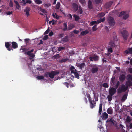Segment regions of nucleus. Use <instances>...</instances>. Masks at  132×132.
I'll use <instances>...</instances> for the list:
<instances>
[{
    "label": "nucleus",
    "mask_w": 132,
    "mask_h": 132,
    "mask_svg": "<svg viewBox=\"0 0 132 132\" xmlns=\"http://www.w3.org/2000/svg\"><path fill=\"white\" fill-rule=\"evenodd\" d=\"M111 39L110 41L108 44V47H111L113 48L116 47V45L115 44L114 42L117 40V35L115 32H113L111 35Z\"/></svg>",
    "instance_id": "obj_1"
},
{
    "label": "nucleus",
    "mask_w": 132,
    "mask_h": 132,
    "mask_svg": "<svg viewBox=\"0 0 132 132\" xmlns=\"http://www.w3.org/2000/svg\"><path fill=\"white\" fill-rule=\"evenodd\" d=\"M127 89V86L125 87L124 84H122L121 87H119L118 89L117 92L118 93H120L123 92H125Z\"/></svg>",
    "instance_id": "obj_2"
},
{
    "label": "nucleus",
    "mask_w": 132,
    "mask_h": 132,
    "mask_svg": "<svg viewBox=\"0 0 132 132\" xmlns=\"http://www.w3.org/2000/svg\"><path fill=\"white\" fill-rule=\"evenodd\" d=\"M88 98L89 101L90 103V106L91 108H93L96 105V102L94 100H93L91 99V97L90 95L88 96Z\"/></svg>",
    "instance_id": "obj_3"
},
{
    "label": "nucleus",
    "mask_w": 132,
    "mask_h": 132,
    "mask_svg": "<svg viewBox=\"0 0 132 132\" xmlns=\"http://www.w3.org/2000/svg\"><path fill=\"white\" fill-rule=\"evenodd\" d=\"M108 21L109 25L111 26H113L115 24V21L113 17L111 16L109 17Z\"/></svg>",
    "instance_id": "obj_4"
},
{
    "label": "nucleus",
    "mask_w": 132,
    "mask_h": 132,
    "mask_svg": "<svg viewBox=\"0 0 132 132\" xmlns=\"http://www.w3.org/2000/svg\"><path fill=\"white\" fill-rule=\"evenodd\" d=\"M59 72L58 71L55 70L51 71L50 72V75H49V77L51 78H53L55 75L58 74Z\"/></svg>",
    "instance_id": "obj_5"
},
{
    "label": "nucleus",
    "mask_w": 132,
    "mask_h": 132,
    "mask_svg": "<svg viewBox=\"0 0 132 132\" xmlns=\"http://www.w3.org/2000/svg\"><path fill=\"white\" fill-rule=\"evenodd\" d=\"M99 57L98 56L94 54L93 56H90L89 59L90 61H96L98 60Z\"/></svg>",
    "instance_id": "obj_6"
},
{
    "label": "nucleus",
    "mask_w": 132,
    "mask_h": 132,
    "mask_svg": "<svg viewBox=\"0 0 132 132\" xmlns=\"http://www.w3.org/2000/svg\"><path fill=\"white\" fill-rule=\"evenodd\" d=\"M116 92V88H115L112 87L109 90V94L111 95H113Z\"/></svg>",
    "instance_id": "obj_7"
},
{
    "label": "nucleus",
    "mask_w": 132,
    "mask_h": 132,
    "mask_svg": "<svg viewBox=\"0 0 132 132\" xmlns=\"http://www.w3.org/2000/svg\"><path fill=\"white\" fill-rule=\"evenodd\" d=\"M122 34L124 39L125 40H127L128 35V31L126 30H123L122 32Z\"/></svg>",
    "instance_id": "obj_8"
},
{
    "label": "nucleus",
    "mask_w": 132,
    "mask_h": 132,
    "mask_svg": "<svg viewBox=\"0 0 132 132\" xmlns=\"http://www.w3.org/2000/svg\"><path fill=\"white\" fill-rule=\"evenodd\" d=\"M99 70V68L97 67H92V68L91 71L93 74L97 73Z\"/></svg>",
    "instance_id": "obj_9"
},
{
    "label": "nucleus",
    "mask_w": 132,
    "mask_h": 132,
    "mask_svg": "<svg viewBox=\"0 0 132 132\" xmlns=\"http://www.w3.org/2000/svg\"><path fill=\"white\" fill-rule=\"evenodd\" d=\"M30 8L28 7H27L26 9L24 10V12H25V14L27 16H28L30 15L29 11L30 10Z\"/></svg>",
    "instance_id": "obj_10"
},
{
    "label": "nucleus",
    "mask_w": 132,
    "mask_h": 132,
    "mask_svg": "<svg viewBox=\"0 0 132 132\" xmlns=\"http://www.w3.org/2000/svg\"><path fill=\"white\" fill-rule=\"evenodd\" d=\"M11 45V44L9 43V42H6L5 43V46L6 48H7V49L9 51H10L11 49L12 50H13L12 48L10 47V46Z\"/></svg>",
    "instance_id": "obj_11"
},
{
    "label": "nucleus",
    "mask_w": 132,
    "mask_h": 132,
    "mask_svg": "<svg viewBox=\"0 0 132 132\" xmlns=\"http://www.w3.org/2000/svg\"><path fill=\"white\" fill-rule=\"evenodd\" d=\"M126 76L124 74L121 75L119 77V80L122 82L124 81L125 79Z\"/></svg>",
    "instance_id": "obj_12"
},
{
    "label": "nucleus",
    "mask_w": 132,
    "mask_h": 132,
    "mask_svg": "<svg viewBox=\"0 0 132 132\" xmlns=\"http://www.w3.org/2000/svg\"><path fill=\"white\" fill-rule=\"evenodd\" d=\"M113 3V2L110 1L106 3L104 5L106 9H108L110 8L111 6Z\"/></svg>",
    "instance_id": "obj_13"
},
{
    "label": "nucleus",
    "mask_w": 132,
    "mask_h": 132,
    "mask_svg": "<svg viewBox=\"0 0 132 132\" xmlns=\"http://www.w3.org/2000/svg\"><path fill=\"white\" fill-rule=\"evenodd\" d=\"M126 54H128L129 53L130 54H132V47L131 48H128L127 50H125V52Z\"/></svg>",
    "instance_id": "obj_14"
},
{
    "label": "nucleus",
    "mask_w": 132,
    "mask_h": 132,
    "mask_svg": "<svg viewBox=\"0 0 132 132\" xmlns=\"http://www.w3.org/2000/svg\"><path fill=\"white\" fill-rule=\"evenodd\" d=\"M88 7L89 9H92L93 8V4L90 0L88 1Z\"/></svg>",
    "instance_id": "obj_15"
},
{
    "label": "nucleus",
    "mask_w": 132,
    "mask_h": 132,
    "mask_svg": "<svg viewBox=\"0 0 132 132\" xmlns=\"http://www.w3.org/2000/svg\"><path fill=\"white\" fill-rule=\"evenodd\" d=\"M12 47L14 49H16L18 47V44L16 42H13L11 43Z\"/></svg>",
    "instance_id": "obj_16"
},
{
    "label": "nucleus",
    "mask_w": 132,
    "mask_h": 132,
    "mask_svg": "<svg viewBox=\"0 0 132 132\" xmlns=\"http://www.w3.org/2000/svg\"><path fill=\"white\" fill-rule=\"evenodd\" d=\"M29 50V48H24V47L22 46L21 47L20 50L22 51H21V52H26Z\"/></svg>",
    "instance_id": "obj_17"
},
{
    "label": "nucleus",
    "mask_w": 132,
    "mask_h": 132,
    "mask_svg": "<svg viewBox=\"0 0 132 132\" xmlns=\"http://www.w3.org/2000/svg\"><path fill=\"white\" fill-rule=\"evenodd\" d=\"M126 86H127L128 88V86H132V82L129 80L126 82Z\"/></svg>",
    "instance_id": "obj_18"
},
{
    "label": "nucleus",
    "mask_w": 132,
    "mask_h": 132,
    "mask_svg": "<svg viewBox=\"0 0 132 132\" xmlns=\"http://www.w3.org/2000/svg\"><path fill=\"white\" fill-rule=\"evenodd\" d=\"M107 112L109 114H112L113 112L112 108H108L107 110Z\"/></svg>",
    "instance_id": "obj_19"
},
{
    "label": "nucleus",
    "mask_w": 132,
    "mask_h": 132,
    "mask_svg": "<svg viewBox=\"0 0 132 132\" xmlns=\"http://www.w3.org/2000/svg\"><path fill=\"white\" fill-rule=\"evenodd\" d=\"M76 69H75V71L72 72V73H73L76 77V78L79 79V74L78 73L76 72Z\"/></svg>",
    "instance_id": "obj_20"
},
{
    "label": "nucleus",
    "mask_w": 132,
    "mask_h": 132,
    "mask_svg": "<svg viewBox=\"0 0 132 132\" xmlns=\"http://www.w3.org/2000/svg\"><path fill=\"white\" fill-rule=\"evenodd\" d=\"M73 8L75 10V11H77L78 10V6L75 3H73L72 5Z\"/></svg>",
    "instance_id": "obj_21"
},
{
    "label": "nucleus",
    "mask_w": 132,
    "mask_h": 132,
    "mask_svg": "<svg viewBox=\"0 0 132 132\" xmlns=\"http://www.w3.org/2000/svg\"><path fill=\"white\" fill-rule=\"evenodd\" d=\"M61 41L62 42H68V36H66L63 38L62 39Z\"/></svg>",
    "instance_id": "obj_22"
},
{
    "label": "nucleus",
    "mask_w": 132,
    "mask_h": 132,
    "mask_svg": "<svg viewBox=\"0 0 132 132\" xmlns=\"http://www.w3.org/2000/svg\"><path fill=\"white\" fill-rule=\"evenodd\" d=\"M102 103H100L99 104V113L100 116L102 112Z\"/></svg>",
    "instance_id": "obj_23"
},
{
    "label": "nucleus",
    "mask_w": 132,
    "mask_h": 132,
    "mask_svg": "<svg viewBox=\"0 0 132 132\" xmlns=\"http://www.w3.org/2000/svg\"><path fill=\"white\" fill-rule=\"evenodd\" d=\"M102 118L103 119H106L107 118H108V115L107 114V113L105 112L104 113H103L102 114Z\"/></svg>",
    "instance_id": "obj_24"
},
{
    "label": "nucleus",
    "mask_w": 132,
    "mask_h": 132,
    "mask_svg": "<svg viewBox=\"0 0 132 132\" xmlns=\"http://www.w3.org/2000/svg\"><path fill=\"white\" fill-rule=\"evenodd\" d=\"M127 93L125 94L122 98L121 101H125L127 99Z\"/></svg>",
    "instance_id": "obj_25"
},
{
    "label": "nucleus",
    "mask_w": 132,
    "mask_h": 132,
    "mask_svg": "<svg viewBox=\"0 0 132 132\" xmlns=\"http://www.w3.org/2000/svg\"><path fill=\"white\" fill-rule=\"evenodd\" d=\"M73 15L75 18V21H78L79 19H80V18L77 15L75 14Z\"/></svg>",
    "instance_id": "obj_26"
},
{
    "label": "nucleus",
    "mask_w": 132,
    "mask_h": 132,
    "mask_svg": "<svg viewBox=\"0 0 132 132\" xmlns=\"http://www.w3.org/2000/svg\"><path fill=\"white\" fill-rule=\"evenodd\" d=\"M105 15V14L103 12H102L99 13L97 15L98 17L99 18L102 17Z\"/></svg>",
    "instance_id": "obj_27"
},
{
    "label": "nucleus",
    "mask_w": 132,
    "mask_h": 132,
    "mask_svg": "<svg viewBox=\"0 0 132 132\" xmlns=\"http://www.w3.org/2000/svg\"><path fill=\"white\" fill-rule=\"evenodd\" d=\"M52 15L53 17L54 18H55L56 19L58 20L59 19L60 16L57 15L56 13H53Z\"/></svg>",
    "instance_id": "obj_28"
},
{
    "label": "nucleus",
    "mask_w": 132,
    "mask_h": 132,
    "mask_svg": "<svg viewBox=\"0 0 132 132\" xmlns=\"http://www.w3.org/2000/svg\"><path fill=\"white\" fill-rule=\"evenodd\" d=\"M75 27V25L73 24H71L68 27V30H69L72 29L73 28Z\"/></svg>",
    "instance_id": "obj_29"
},
{
    "label": "nucleus",
    "mask_w": 132,
    "mask_h": 132,
    "mask_svg": "<svg viewBox=\"0 0 132 132\" xmlns=\"http://www.w3.org/2000/svg\"><path fill=\"white\" fill-rule=\"evenodd\" d=\"M89 31L87 30H85V31H82L80 34V35H85L89 33Z\"/></svg>",
    "instance_id": "obj_30"
},
{
    "label": "nucleus",
    "mask_w": 132,
    "mask_h": 132,
    "mask_svg": "<svg viewBox=\"0 0 132 132\" xmlns=\"http://www.w3.org/2000/svg\"><path fill=\"white\" fill-rule=\"evenodd\" d=\"M85 65V64L84 63H82L80 64H79L78 66L79 67L80 69H81L84 68Z\"/></svg>",
    "instance_id": "obj_31"
},
{
    "label": "nucleus",
    "mask_w": 132,
    "mask_h": 132,
    "mask_svg": "<svg viewBox=\"0 0 132 132\" xmlns=\"http://www.w3.org/2000/svg\"><path fill=\"white\" fill-rule=\"evenodd\" d=\"M112 96L111 95H109L107 97L108 100L109 101H111L112 99Z\"/></svg>",
    "instance_id": "obj_32"
},
{
    "label": "nucleus",
    "mask_w": 132,
    "mask_h": 132,
    "mask_svg": "<svg viewBox=\"0 0 132 132\" xmlns=\"http://www.w3.org/2000/svg\"><path fill=\"white\" fill-rule=\"evenodd\" d=\"M64 26V28L63 29V31H66L67 29V26L66 23H64L63 24Z\"/></svg>",
    "instance_id": "obj_33"
},
{
    "label": "nucleus",
    "mask_w": 132,
    "mask_h": 132,
    "mask_svg": "<svg viewBox=\"0 0 132 132\" xmlns=\"http://www.w3.org/2000/svg\"><path fill=\"white\" fill-rule=\"evenodd\" d=\"M75 68L73 66H72L70 68V70L71 71V73H72V72L75 71Z\"/></svg>",
    "instance_id": "obj_34"
},
{
    "label": "nucleus",
    "mask_w": 132,
    "mask_h": 132,
    "mask_svg": "<svg viewBox=\"0 0 132 132\" xmlns=\"http://www.w3.org/2000/svg\"><path fill=\"white\" fill-rule=\"evenodd\" d=\"M79 1L82 5H84L86 4L85 0H79Z\"/></svg>",
    "instance_id": "obj_35"
},
{
    "label": "nucleus",
    "mask_w": 132,
    "mask_h": 132,
    "mask_svg": "<svg viewBox=\"0 0 132 132\" xmlns=\"http://www.w3.org/2000/svg\"><path fill=\"white\" fill-rule=\"evenodd\" d=\"M35 2L37 4H40L42 3L41 0H35Z\"/></svg>",
    "instance_id": "obj_36"
},
{
    "label": "nucleus",
    "mask_w": 132,
    "mask_h": 132,
    "mask_svg": "<svg viewBox=\"0 0 132 132\" xmlns=\"http://www.w3.org/2000/svg\"><path fill=\"white\" fill-rule=\"evenodd\" d=\"M83 13V10L81 7L80 6L79 7V9L78 11V13L80 14H81Z\"/></svg>",
    "instance_id": "obj_37"
},
{
    "label": "nucleus",
    "mask_w": 132,
    "mask_h": 132,
    "mask_svg": "<svg viewBox=\"0 0 132 132\" xmlns=\"http://www.w3.org/2000/svg\"><path fill=\"white\" fill-rule=\"evenodd\" d=\"M60 5V4L59 2H57L55 6V9H59Z\"/></svg>",
    "instance_id": "obj_38"
},
{
    "label": "nucleus",
    "mask_w": 132,
    "mask_h": 132,
    "mask_svg": "<svg viewBox=\"0 0 132 132\" xmlns=\"http://www.w3.org/2000/svg\"><path fill=\"white\" fill-rule=\"evenodd\" d=\"M116 77H112V78L111 82L114 84L115 83V81L116 79Z\"/></svg>",
    "instance_id": "obj_39"
},
{
    "label": "nucleus",
    "mask_w": 132,
    "mask_h": 132,
    "mask_svg": "<svg viewBox=\"0 0 132 132\" xmlns=\"http://www.w3.org/2000/svg\"><path fill=\"white\" fill-rule=\"evenodd\" d=\"M126 14V12L124 11H122L120 12L119 16L124 15Z\"/></svg>",
    "instance_id": "obj_40"
},
{
    "label": "nucleus",
    "mask_w": 132,
    "mask_h": 132,
    "mask_svg": "<svg viewBox=\"0 0 132 132\" xmlns=\"http://www.w3.org/2000/svg\"><path fill=\"white\" fill-rule=\"evenodd\" d=\"M112 123V125L114 126H116L117 124V123L116 121L112 120L111 122Z\"/></svg>",
    "instance_id": "obj_41"
},
{
    "label": "nucleus",
    "mask_w": 132,
    "mask_h": 132,
    "mask_svg": "<svg viewBox=\"0 0 132 132\" xmlns=\"http://www.w3.org/2000/svg\"><path fill=\"white\" fill-rule=\"evenodd\" d=\"M68 60V59L67 58H65L64 59H62L60 61V62L61 63L65 62L67 61Z\"/></svg>",
    "instance_id": "obj_42"
},
{
    "label": "nucleus",
    "mask_w": 132,
    "mask_h": 132,
    "mask_svg": "<svg viewBox=\"0 0 132 132\" xmlns=\"http://www.w3.org/2000/svg\"><path fill=\"white\" fill-rule=\"evenodd\" d=\"M129 15L128 14H125L123 17V19L124 20L126 19L129 17Z\"/></svg>",
    "instance_id": "obj_43"
},
{
    "label": "nucleus",
    "mask_w": 132,
    "mask_h": 132,
    "mask_svg": "<svg viewBox=\"0 0 132 132\" xmlns=\"http://www.w3.org/2000/svg\"><path fill=\"white\" fill-rule=\"evenodd\" d=\"M13 2L10 1L9 3V6L10 7H12L13 6Z\"/></svg>",
    "instance_id": "obj_44"
},
{
    "label": "nucleus",
    "mask_w": 132,
    "mask_h": 132,
    "mask_svg": "<svg viewBox=\"0 0 132 132\" xmlns=\"http://www.w3.org/2000/svg\"><path fill=\"white\" fill-rule=\"evenodd\" d=\"M37 78L39 80L43 79L44 78V77L42 76H37Z\"/></svg>",
    "instance_id": "obj_45"
},
{
    "label": "nucleus",
    "mask_w": 132,
    "mask_h": 132,
    "mask_svg": "<svg viewBox=\"0 0 132 132\" xmlns=\"http://www.w3.org/2000/svg\"><path fill=\"white\" fill-rule=\"evenodd\" d=\"M97 22L96 21H92L90 22V24L91 25H93L95 24H97Z\"/></svg>",
    "instance_id": "obj_46"
},
{
    "label": "nucleus",
    "mask_w": 132,
    "mask_h": 132,
    "mask_svg": "<svg viewBox=\"0 0 132 132\" xmlns=\"http://www.w3.org/2000/svg\"><path fill=\"white\" fill-rule=\"evenodd\" d=\"M96 25H95L92 27V30L93 31H95L97 30Z\"/></svg>",
    "instance_id": "obj_47"
},
{
    "label": "nucleus",
    "mask_w": 132,
    "mask_h": 132,
    "mask_svg": "<svg viewBox=\"0 0 132 132\" xmlns=\"http://www.w3.org/2000/svg\"><path fill=\"white\" fill-rule=\"evenodd\" d=\"M27 54L28 55H29L30 57H31L32 58L34 57L35 56V55L33 53H30L29 54Z\"/></svg>",
    "instance_id": "obj_48"
},
{
    "label": "nucleus",
    "mask_w": 132,
    "mask_h": 132,
    "mask_svg": "<svg viewBox=\"0 0 132 132\" xmlns=\"http://www.w3.org/2000/svg\"><path fill=\"white\" fill-rule=\"evenodd\" d=\"M127 77L130 80L132 81V75H131L130 74H128L127 76Z\"/></svg>",
    "instance_id": "obj_49"
},
{
    "label": "nucleus",
    "mask_w": 132,
    "mask_h": 132,
    "mask_svg": "<svg viewBox=\"0 0 132 132\" xmlns=\"http://www.w3.org/2000/svg\"><path fill=\"white\" fill-rule=\"evenodd\" d=\"M109 48L108 49V51L109 52H110L111 53H112L113 52V50L112 47H109Z\"/></svg>",
    "instance_id": "obj_50"
},
{
    "label": "nucleus",
    "mask_w": 132,
    "mask_h": 132,
    "mask_svg": "<svg viewBox=\"0 0 132 132\" xmlns=\"http://www.w3.org/2000/svg\"><path fill=\"white\" fill-rule=\"evenodd\" d=\"M103 87L105 88H108V85L106 82L104 83L103 84Z\"/></svg>",
    "instance_id": "obj_51"
},
{
    "label": "nucleus",
    "mask_w": 132,
    "mask_h": 132,
    "mask_svg": "<svg viewBox=\"0 0 132 132\" xmlns=\"http://www.w3.org/2000/svg\"><path fill=\"white\" fill-rule=\"evenodd\" d=\"M65 49V48L64 47H59L58 48V50L59 51H61L62 50H64Z\"/></svg>",
    "instance_id": "obj_52"
},
{
    "label": "nucleus",
    "mask_w": 132,
    "mask_h": 132,
    "mask_svg": "<svg viewBox=\"0 0 132 132\" xmlns=\"http://www.w3.org/2000/svg\"><path fill=\"white\" fill-rule=\"evenodd\" d=\"M64 35L63 33L60 34L58 35V37L59 38H61Z\"/></svg>",
    "instance_id": "obj_53"
},
{
    "label": "nucleus",
    "mask_w": 132,
    "mask_h": 132,
    "mask_svg": "<svg viewBox=\"0 0 132 132\" xmlns=\"http://www.w3.org/2000/svg\"><path fill=\"white\" fill-rule=\"evenodd\" d=\"M126 120L128 122H130L131 120L129 116H128L126 118Z\"/></svg>",
    "instance_id": "obj_54"
},
{
    "label": "nucleus",
    "mask_w": 132,
    "mask_h": 132,
    "mask_svg": "<svg viewBox=\"0 0 132 132\" xmlns=\"http://www.w3.org/2000/svg\"><path fill=\"white\" fill-rule=\"evenodd\" d=\"M96 4H98L100 3L101 1V0H94Z\"/></svg>",
    "instance_id": "obj_55"
},
{
    "label": "nucleus",
    "mask_w": 132,
    "mask_h": 132,
    "mask_svg": "<svg viewBox=\"0 0 132 132\" xmlns=\"http://www.w3.org/2000/svg\"><path fill=\"white\" fill-rule=\"evenodd\" d=\"M50 31L49 27H48L47 30L45 32L44 34H48Z\"/></svg>",
    "instance_id": "obj_56"
},
{
    "label": "nucleus",
    "mask_w": 132,
    "mask_h": 132,
    "mask_svg": "<svg viewBox=\"0 0 132 132\" xmlns=\"http://www.w3.org/2000/svg\"><path fill=\"white\" fill-rule=\"evenodd\" d=\"M32 1L31 0H27L26 2V3L31 4L32 3Z\"/></svg>",
    "instance_id": "obj_57"
},
{
    "label": "nucleus",
    "mask_w": 132,
    "mask_h": 132,
    "mask_svg": "<svg viewBox=\"0 0 132 132\" xmlns=\"http://www.w3.org/2000/svg\"><path fill=\"white\" fill-rule=\"evenodd\" d=\"M120 84V83L119 81H118L117 82V83L116 85V88L117 89V88L118 87Z\"/></svg>",
    "instance_id": "obj_58"
},
{
    "label": "nucleus",
    "mask_w": 132,
    "mask_h": 132,
    "mask_svg": "<svg viewBox=\"0 0 132 132\" xmlns=\"http://www.w3.org/2000/svg\"><path fill=\"white\" fill-rule=\"evenodd\" d=\"M50 72H47L46 73L45 75V76L46 77H49V75H50Z\"/></svg>",
    "instance_id": "obj_59"
},
{
    "label": "nucleus",
    "mask_w": 132,
    "mask_h": 132,
    "mask_svg": "<svg viewBox=\"0 0 132 132\" xmlns=\"http://www.w3.org/2000/svg\"><path fill=\"white\" fill-rule=\"evenodd\" d=\"M128 70L130 73H132V68H129L128 69Z\"/></svg>",
    "instance_id": "obj_60"
},
{
    "label": "nucleus",
    "mask_w": 132,
    "mask_h": 132,
    "mask_svg": "<svg viewBox=\"0 0 132 132\" xmlns=\"http://www.w3.org/2000/svg\"><path fill=\"white\" fill-rule=\"evenodd\" d=\"M34 51V49H32L30 51H28L27 52V54H29L30 53H31L33 52Z\"/></svg>",
    "instance_id": "obj_61"
},
{
    "label": "nucleus",
    "mask_w": 132,
    "mask_h": 132,
    "mask_svg": "<svg viewBox=\"0 0 132 132\" xmlns=\"http://www.w3.org/2000/svg\"><path fill=\"white\" fill-rule=\"evenodd\" d=\"M43 39L45 40H46L48 39V36L47 35H45L44 36Z\"/></svg>",
    "instance_id": "obj_62"
},
{
    "label": "nucleus",
    "mask_w": 132,
    "mask_h": 132,
    "mask_svg": "<svg viewBox=\"0 0 132 132\" xmlns=\"http://www.w3.org/2000/svg\"><path fill=\"white\" fill-rule=\"evenodd\" d=\"M12 13H13L12 11H11V12H7V14L8 15H9L12 14Z\"/></svg>",
    "instance_id": "obj_63"
},
{
    "label": "nucleus",
    "mask_w": 132,
    "mask_h": 132,
    "mask_svg": "<svg viewBox=\"0 0 132 132\" xmlns=\"http://www.w3.org/2000/svg\"><path fill=\"white\" fill-rule=\"evenodd\" d=\"M54 57L55 58H59L60 57L59 54H57L56 55H55L54 56Z\"/></svg>",
    "instance_id": "obj_64"
}]
</instances>
